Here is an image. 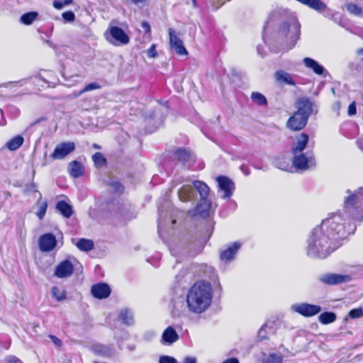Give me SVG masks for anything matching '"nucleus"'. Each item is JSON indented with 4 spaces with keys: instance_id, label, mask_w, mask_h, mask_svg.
Instances as JSON below:
<instances>
[{
    "instance_id": "6",
    "label": "nucleus",
    "mask_w": 363,
    "mask_h": 363,
    "mask_svg": "<svg viewBox=\"0 0 363 363\" xmlns=\"http://www.w3.org/2000/svg\"><path fill=\"white\" fill-rule=\"evenodd\" d=\"M104 35L106 40L115 46L127 45L130 42V37L125 32L116 26L109 27Z\"/></svg>"
},
{
    "instance_id": "8",
    "label": "nucleus",
    "mask_w": 363,
    "mask_h": 363,
    "mask_svg": "<svg viewBox=\"0 0 363 363\" xmlns=\"http://www.w3.org/2000/svg\"><path fill=\"white\" fill-rule=\"evenodd\" d=\"M291 309L292 311L304 317H312L321 311V307L320 306L308 303L293 304L291 306Z\"/></svg>"
},
{
    "instance_id": "38",
    "label": "nucleus",
    "mask_w": 363,
    "mask_h": 363,
    "mask_svg": "<svg viewBox=\"0 0 363 363\" xmlns=\"http://www.w3.org/2000/svg\"><path fill=\"white\" fill-rule=\"evenodd\" d=\"M92 160L97 167H101L106 164V160L101 152H96L92 155Z\"/></svg>"
},
{
    "instance_id": "23",
    "label": "nucleus",
    "mask_w": 363,
    "mask_h": 363,
    "mask_svg": "<svg viewBox=\"0 0 363 363\" xmlns=\"http://www.w3.org/2000/svg\"><path fill=\"white\" fill-rule=\"evenodd\" d=\"M55 208L62 217L65 218H69L74 214L73 206L65 201H58Z\"/></svg>"
},
{
    "instance_id": "57",
    "label": "nucleus",
    "mask_w": 363,
    "mask_h": 363,
    "mask_svg": "<svg viewBox=\"0 0 363 363\" xmlns=\"http://www.w3.org/2000/svg\"><path fill=\"white\" fill-rule=\"evenodd\" d=\"M357 143L358 147L363 151V135L357 140Z\"/></svg>"
},
{
    "instance_id": "7",
    "label": "nucleus",
    "mask_w": 363,
    "mask_h": 363,
    "mask_svg": "<svg viewBox=\"0 0 363 363\" xmlns=\"http://www.w3.org/2000/svg\"><path fill=\"white\" fill-rule=\"evenodd\" d=\"M242 247V243L235 241L228 245L225 249L220 250L219 252V259L222 263L230 264L233 262Z\"/></svg>"
},
{
    "instance_id": "32",
    "label": "nucleus",
    "mask_w": 363,
    "mask_h": 363,
    "mask_svg": "<svg viewBox=\"0 0 363 363\" xmlns=\"http://www.w3.org/2000/svg\"><path fill=\"white\" fill-rule=\"evenodd\" d=\"M110 191L115 194H122L124 191V186L117 180L110 178L106 182Z\"/></svg>"
},
{
    "instance_id": "28",
    "label": "nucleus",
    "mask_w": 363,
    "mask_h": 363,
    "mask_svg": "<svg viewBox=\"0 0 363 363\" xmlns=\"http://www.w3.org/2000/svg\"><path fill=\"white\" fill-rule=\"evenodd\" d=\"M119 318L122 323L126 325L134 324V315L133 311L129 308H123L119 313Z\"/></svg>"
},
{
    "instance_id": "15",
    "label": "nucleus",
    "mask_w": 363,
    "mask_h": 363,
    "mask_svg": "<svg viewBox=\"0 0 363 363\" xmlns=\"http://www.w3.org/2000/svg\"><path fill=\"white\" fill-rule=\"evenodd\" d=\"M56 245V238L50 233L43 234L39 238V248L42 252H51Z\"/></svg>"
},
{
    "instance_id": "53",
    "label": "nucleus",
    "mask_w": 363,
    "mask_h": 363,
    "mask_svg": "<svg viewBox=\"0 0 363 363\" xmlns=\"http://www.w3.org/2000/svg\"><path fill=\"white\" fill-rule=\"evenodd\" d=\"M49 337H50V338L52 340V341L53 342V343L56 346L60 347L62 345V341L58 337H57L56 336L52 335H50Z\"/></svg>"
},
{
    "instance_id": "17",
    "label": "nucleus",
    "mask_w": 363,
    "mask_h": 363,
    "mask_svg": "<svg viewBox=\"0 0 363 363\" xmlns=\"http://www.w3.org/2000/svg\"><path fill=\"white\" fill-rule=\"evenodd\" d=\"M308 121L305 117L301 116L296 112L291 116L287 121L286 128L293 131L302 130L307 124Z\"/></svg>"
},
{
    "instance_id": "11",
    "label": "nucleus",
    "mask_w": 363,
    "mask_h": 363,
    "mask_svg": "<svg viewBox=\"0 0 363 363\" xmlns=\"http://www.w3.org/2000/svg\"><path fill=\"white\" fill-rule=\"evenodd\" d=\"M352 279L349 275L328 273L320 277L319 280L327 285H337L342 283H347Z\"/></svg>"
},
{
    "instance_id": "14",
    "label": "nucleus",
    "mask_w": 363,
    "mask_h": 363,
    "mask_svg": "<svg viewBox=\"0 0 363 363\" xmlns=\"http://www.w3.org/2000/svg\"><path fill=\"white\" fill-rule=\"evenodd\" d=\"M74 272V266L72 263L65 259L60 262L55 269V276L57 278L63 279L69 277Z\"/></svg>"
},
{
    "instance_id": "64",
    "label": "nucleus",
    "mask_w": 363,
    "mask_h": 363,
    "mask_svg": "<svg viewBox=\"0 0 363 363\" xmlns=\"http://www.w3.org/2000/svg\"><path fill=\"white\" fill-rule=\"evenodd\" d=\"M171 252H172V255H174V256H175V257H177V252L175 251V250H174V249H171Z\"/></svg>"
},
{
    "instance_id": "12",
    "label": "nucleus",
    "mask_w": 363,
    "mask_h": 363,
    "mask_svg": "<svg viewBox=\"0 0 363 363\" xmlns=\"http://www.w3.org/2000/svg\"><path fill=\"white\" fill-rule=\"evenodd\" d=\"M313 104L310 99L302 97L298 99L296 101V107L297 111L296 112L301 116L305 117L306 119L308 121L309 116L313 113Z\"/></svg>"
},
{
    "instance_id": "24",
    "label": "nucleus",
    "mask_w": 363,
    "mask_h": 363,
    "mask_svg": "<svg viewBox=\"0 0 363 363\" xmlns=\"http://www.w3.org/2000/svg\"><path fill=\"white\" fill-rule=\"evenodd\" d=\"M95 354L103 356L104 357H110L115 353V349L113 346L105 345H96L93 347Z\"/></svg>"
},
{
    "instance_id": "52",
    "label": "nucleus",
    "mask_w": 363,
    "mask_h": 363,
    "mask_svg": "<svg viewBox=\"0 0 363 363\" xmlns=\"http://www.w3.org/2000/svg\"><path fill=\"white\" fill-rule=\"evenodd\" d=\"M182 363H197V360L194 357L187 356L184 358Z\"/></svg>"
},
{
    "instance_id": "49",
    "label": "nucleus",
    "mask_w": 363,
    "mask_h": 363,
    "mask_svg": "<svg viewBox=\"0 0 363 363\" xmlns=\"http://www.w3.org/2000/svg\"><path fill=\"white\" fill-rule=\"evenodd\" d=\"M347 113H348L349 116H353V115L356 114L357 108H356V102L355 101L352 102L349 105Z\"/></svg>"
},
{
    "instance_id": "60",
    "label": "nucleus",
    "mask_w": 363,
    "mask_h": 363,
    "mask_svg": "<svg viewBox=\"0 0 363 363\" xmlns=\"http://www.w3.org/2000/svg\"><path fill=\"white\" fill-rule=\"evenodd\" d=\"M72 1H73L72 0H63L62 1L65 6H67V5L71 4L72 3Z\"/></svg>"
},
{
    "instance_id": "16",
    "label": "nucleus",
    "mask_w": 363,
    "mask_h": 363,
    "mask_svg": "<svg viewBox=\"0 0 363 363\" xmlns=\"http://www.w3.org/2000/svg\"><path fill=\"white\" fill-rule=\"evenodd\" d=\"M111 293V289L108 284L100 282L93 284L91 287V294L97 299L108 298Z\"/></svg>"
},
{
    "instance_id": "34",
    "label": "nucleus",
    "mask_w": 363,
    "mask_h": 363,
    "mask_svg": "<svg viewBox=\"0 0 363 363\" xmlns=\"http://www.w3.org/2000/svg\"><path fill=\"white\" fill-rule=\"evenodd\" d=\"M46 77H48V78H50L51 79L49 80L48 79H46L44 76H43L42 74H40L39 76V79L43 81L44 82H45L46 84H48V86H55V85L58 83L59 80L57 78V77L55 76V73H53L52 72H47V75Z\"/></svg>"
},
{
    "instance_id": "45",
    "label": "nucleus",
    "mask_w": 363,
    "mask_h": 363,
    "mask_svg": "<svg viewBox=\"0 0 363 363\" xmlns=\"http://www.w3.org/2000/svg\"><path fill=\"white\" fill-rule=\"evenodd\" d=\"M268 328L267 324H264L258 331V337L260 340H264L267 337V328Z\"/></svg>"
},
{
    "instance_id": "5",
    "label": "nucleus",
    "mask_w": 363,
    "mask_h": 363,
    "mask_svg": "<svg viewBox=\"0 0 363 363\" xmlns=\"http://www.w3.org/2000/svg\"><path fill=\"white\" fill-rule=\"evenodd\" d=\"M292 155V164L298 170L305 171L316 166L315 158L312 150Z\"/></svg>"
},
{
    "instance_id": "18",
    "label": "nucleus",
    "mask_w": 363,
    "mask_h": 363,
    "mask_svg": "<svg viewBox=\"0 0 363 363\" xmlns=\"http://www.w3.org/2000/svg\"><path fill=\"white\" fill-rule=\"evenodd\" d=\"M303 63L306 67L313 70L317 75L322 76L324 78L329 75L328 70L313 58L305 57L303 60Z\"/></svg>"
},
{
    "instance_id": "9",
    "label": "nucleus",
    "mask_w": 363,
    "mask_h": 363,
    "mask_svg": "<svg viewBox=\"0 0 363 363\" xmlns=\"http://www.w3.org/2000/svg\"><path fill=\"white\" fill-rule=\"evenodd\" d=\"M74 142H63L56 145L50 157L53 160H62L75 150Z\"/></svg>"
},
{
    "instance_id": "36",
    "label": "nucleus",
    "mask_w": 363,
    "mask_h": 363,
    "mask_svg": "<svg viewBox=\"0 0 363 363\" xmlns=\"http://www.w3.org/2000/svg\"><path fill=\"white\" fill-rule=\"evenodd\" d=\"M251 99L254 103L259 106L267 105V100L266 97L259 92H252L251 94Z\"/></svg>"
},
{
    "instance_id": "63",
    "label": "nucleus",
    "mask_w": 363,
    "mask_h": 363,
    "mask_svg": "<svg viewBox=\"0 0 363 363\" xmlns=\"http://www.w3.org/2000/svg\"><path fill=\"white\" fill-rule=\"evenodd\" d=\"M92 146L94 149H100L101 148L100 145H99L96 143H94Z\"/></svg>"
},
{
    "instance_id": "29",
    "label": "nucleus",
    "mask_w": 363,
    "mask_h": 363,
    "mask_svg": "<svg viewBox=\"0 0 363 363\" xmlns=\"http://www.w3.org/2000/svg\"><path fill=\"white\" fill-rule=\"evenodd\" d=\"M272 164L283 171L288 172L291 168L286 157L284 155H279L274 157Z\"/></svg>"
},
{
    "instance_id": "41",
    "label": "nucleus",
    "mask_w": 363,
    "mask_h": 363,
    "mask_svg": "<svg viewBox=\"0 0 363 363\" xmlns=\"http://www.w3.org/2000/svg\"><path fill=\"white\" fill-rule=\"evenodd\" d=\"M349 317L351 318H358L363 315V311L361 308H354L349 312Z\"/></svg>"
},
{
    "instance_id": "44",
    "label": "nucleus",
    "mask_w": 363,
    "mask_h": 363,
    "mask_svg": "<svg viewBox=\"0 0 363 363\" xmlns=\"http://www.w3.org/2000/svg\"><path fill=\"white\" fill-rule=\"evenodd\" d=\"M100 85L98 83L93 82L87 84L81 91L80 94H82L86 91H89L94 89H100Z\"/></svg>"
},
{
    "instance_id": "13",
    "label": "nucleus",
    "mask_w": 363,
    "mask_h": 363,
    "mask_svg": "<svg viewBox=\"0 0 363 363\" xmlns=\"http://www.w3.org/2000/svg\"><path fill=\"white\" fill-rule=\"evenodd\" d=\"M213 208V203L209 199L201 200L196 205L194 211H189L190 216H199L203 218H207L210 216V211Z\"/></svg>"
},
{
    "instance_id": "46",
    "label": "nucleus",
    "mask_w": 363,
    "mask_h": 363,
    "mask_svg": "<svg viewBox=\"0 0 363 363\" xmlns=\"http://www.w3.org/2000/svg\"><path fill=\"white\" fill-rule=\"evenodd\" d=\"M203 248H204V244L200 243L199 246L196 250H193L191 249V250H189L188 253L189 254L190 257H194L196 255L199 254L203 250Z\"/></svg>"
},
{
    "instance_id": "51",
    "label": "nucleus",
    "mask_w": 363,
    "mask_h": 363,
    "mask_svg": "<svg viewBox=\"0 0 363 363\" xmlns=\"http://www.w3.org/2000/svg\"><path fill=\"white\" fill-rule=\"evenodd\" d=\"M141 27L144 30V32L145 34H148L150 33L151 28H150V25L149 24L148 22L143 21L141 23Z\"/></svg>"
},
{
    "instance_id": "40",
    "label": "nucleus",
    "mask_w": 363,
    "mask_h": 363,
    "mask_svg": "<svg viewBox=\"0 0 363 363\" xmlns=\"http://www.w3.org/2000/svg\"><path fill=\"white\" fill-rule=\"evenodd\" d=\"M47 208H48L47 201H43L40 203L38 211L36 213V215L39 219L41 220L44 218V216L46 213Z\"/></svg>"
},
{
    "instance_id": "37",
    "label": "nucleus",
    "mask_w": 363,
    "mask_h": 363,
    "mask_svg": "<svg viewBox=\"0 0 363 363\" xmlns=\"http://www.w3.org/2000/svg\"><path fill=\"white\" fill-rule=\"evenodd\" d=\"M51 293L53 298H55L57 301H62L67 298L66 291L60 289L57 286H53L52 288Z\"/></svg>"
},
{
    "instance_id": "10",
    "label": "nucleus",
    "mask_w": 363,
    "mask_h": 363,
    "mask_svg": "<svg viewBox=\"0 0 363 363\" xmlns=\"http://www.w3.org/2000/svg\"><path fill=\"white\" fill-rule=\"evenodd\" d=\"M219 189L223 191V199H229L235 189L234 182L226 176H218L216 178Z\"/></svg>"
},
{
    "instance_id": "31",
    "label": "nucleus",
    "mask_w": 363,
    "mask_h": 363,
    "mask_svg": "<svg viewBox=\"0 0 363 363\" xmlns=\"http://www.w3.org/2000/svg\"><path fill=\"white\" fill-rule=\"evenodd\" d=\"M337 315L334 312H323L318 316V320L323 325H328L335 321Z\"/></svg>"
},
{
    "instance_id": "25",
    "label": "nucleus",
    "mask_w": 363,
    "mask_h": 363,
    "mask_svg": "<svg viewBox=\"0 0 363 363\" xmlns=\"http://www.w3.org/2000/svg\"><path fill=\"white\" fill-rule=\"evenodd\" d=\"M275 79L277 82L280 83H283L288 85L295 86L296 82L293 79L291 75L284 71V70H278L275 72Z\"/></svg>"
},
{
    "instance_id": "27",
    "label": "nucleus",
    "mask_w": 363,
    "mask_h": 363,
    "mask_svg": "<svg viewBox=\"0 0 363 363\" xmlns=\"http://www.w3.org/2000/svg\"><path fill=\"white\" fill-rule=\"evenodd\" d=\"M24 138L21 135H17L9 140L5 144V147L11 151H15L22 146Z\"/></svg>"
},
{
    "instance_id": "26",
    "label": "nucleus",
    "mask_w": 363,
    "mask_h": 363,
    "mask_svg": "<svg viewBox=\"0 0 363 363\" xmlns=\"http://www.w3.org/2000/svg\"><path fill=\"white\" fill-rule=\"evenodd\" d=\"M68 170H69V174L73 178L80 177L83 174V172H84L82 164H81V162H79L77 160L72 161L69 164Z\"/></svg>"
},
{
    "instance_id": "61",
    "label": "nucleus",
    "mask_w": 363,
    "mask_h": 363,
    "mask_svg": "<svg viewBox=\"0 0 363 363\" xmlns=\"http://www.w3.org/2000/svg\"><path fill=\"white\" fill-rule=\"evenodd\" d=\"M160 208H158V213H159V218H158V228L160 229V218H161V214H160Z\"/></svg>"
},
{
    "instance_id": "58",
    "label": "nucleus",
    "mask_w": 363,
    "mask_h": 363,
    "mask_svg": "<svg viewBox=\"0 0 363 363\" xmlns=\"http://www.w3.org/2000/svg\"><path fill=\"white\" fill-rule=\"evenodd\" d=\"M257 52L258 54L262 57H264L265 56V53L264 52V50H263V48H262V46L260 45H258L257 47Z\"/></svg>"
},
{
    "instance_id": "3",
    "label": "nucleus",
    "mask_w": 363,
    "mask_h": 363,
    "mask_svg": "<svg viewBox=\"0 0 363 363\" xmlns=\"http://www.w3.org/2000/svg\"><path fill=\"white\" fill-rule=\"evenodd\" d=\"M213 298L212 288L210 284L204 281L195 283L186 295V304L190 312L201 314L211 305Z\"/></svg>"
},
{
    "instance_id": "56",
    "label": "nucleus",
    "mask_w": 363,
    "mask_h": 363,
    "mask_svg": "<svg viewBox=\"0 0 363 363\" xmlns=\"http://www.w3.org/2000/svg\"><path fill=\"white\" fill-rule=\"evenodd\" d=\"M222 363H239V361L237 358L232 357V358L225 359Z\"/></svg>"
},
{
    "instance_id": "50",
    "label": "nucleus",
    "mask_w": 363,
    "mask_h": 363,
    "mask_svg": "<svg viewBox=\"0 0 363 363\" xmlns=\"http://www.w3.org/2000/svg\"><path fill=\"white\" fill-rule=\"evenodd\" d=\"M7 363H23L19 358L16 356H8Z\"/></svg>"
},
{
    "instance_id": "35",
    "label": "nucleus",
    "mask_w": 363,
    "mask_h": 363,
    "mask_svg": "<svg viewBox=\"0 0 363 363\" xmlns=\"http://www.w3.org/2000/svg\"><path fill=\"white\" fill-rule=\"evenodd\" d=\"M283 356L280 354L270 353L268 356L262 358V363H282Z\"/></svg>"
},
{
    "instance_id": "59",
    "label": "nucleus",
    "mask_w": 363,
    "mask_h": 363,
    "mask_svg": "<svg viewBox=\"0 0 363 363\" xmlns=\"http://www.w3.org/2000/svg\"><path fill=\"white\" fill-rule=\"evenodd\" d=\"M133 4H138L145 2L146 0H130Z\"/></svg>"
},
{
    "instance_id": "22",
    "label": "nucleus",
    "mask_w": 363,
    "mask_h": 363,
    "mask_svg": "<svg viewBox=\"0 0 363 363\" xmlns=\"http://www.w3.org/2000/svg\"><path fill=\"white\" fill-rule=\"evenodd\" d=\"M174 155L178 161L183 164L195 160L194 154L189 150L184 147L177 149L174 152Z\"/></svg>"
},
{
    "instance_id": "33",
    "label": "nucleus",
    "mask_w": 363,
    "mask_h": 363,
    "mask_svg": "<svg viewBox=\"0 0 363 363\" xmlns=\"http://www.w3.org/2000/svg\"><path fill=\"white\" fill-rule=\"evenodd\" d=\"M38 13L37 11H30L23 13L21 18L20 21L21 23L24 25H30L35 21L38 16Z\"/></svg>"
},
{
    "instance_id": "48",
    "label": "nucleus",
    "mask_w": 363,
    "mask_h": 363,
    "mask_svg": "<svg viewBox=\"0 0 363 363\" xmlns=\"http://www.w3.org/2000/svg\"><path fill=\"white\" fill-rule=\"evenodd\" d=\"M147 55L149 57H156L157 56V52L156 50V45L152 44L150 48L147 51Z\"/></svg>"
},
{
    "instance_id": "43",
    "label": "nucleus",
    "mask_w": 363,
    "mask_h": 363,
    "mask_svg": "<svg viewBox=\"0 0 363 363\" xmlns=\"http://www.w3.org/2000/svg\"><path fill=\"white\" fill-rule=\"evenodd\" d=\"M159 363H178V362L173 357L163 355L160 357Z\"/></svg>"
},
{
    "instance_id": "20",
    "label": "nucleus",
    "mask_w": 363,
    "mask_h": 363,
    "mask_svg": "<svg viewBox=\"0 0 363 363\" xmlns=\"http://www.w3.org/2000/svg\"><path fill=\"white\" fill-rule=\"evenodd\" d=\"M169 35L171 48L175 50L177 54L179 55H187V50L184 48L182 40L175 35L172 28L169 29Z\"/></svg>"
},
{
    "instance_id": "62",
    "label": "nucleus",
    "mask_w": 363,
    "mask_h": 363,
    "mask_svg": "<svg viewBox=\"0 0 363 363\" xmlns=\"http://www.w3.org/2000/svg\"><path fill=\"white\" fill-rule=\"evenodd\" d=\"M357 55H359L363 56V48H362L359 49V50L357 51Z\"/></svg>"
},
{
    "instance_id": "47",
    "label": "nucleus",
    "mask_w": 363,
    "mask_h": 363,
    "mask_svg": "<svg viewBox=\"0 0 363 363\" xmlns=\"http://www.w3.org/2000/svg\"><path fill=\"white\" fill-rule=\"evenodd\" d=\"M32 191H37L36 184L34 182H30L29 184H26L24 189L25 193H30Z\"/></svg>"
},
{
    "instance_id": "39",
    "label": "nucleus",
    "mask_w": 363,
    "mask_h": 363,
    "mask_svg": "<svg viewBox=\"0 0 363 363\" xmlns=\"http://www.w3.org/2000/svg\"><path fill=\"white\" fill-rule=\"evenodd\" d=\"M346 8L347 11H349L350 13L357 16L363 17V11L361 7L357 4L350 3L346 5Z\"/></svg>"
},
{
    "instance_id": "1",
    "label": "nucleus",
    "mask_w": 363,
    "mask_h": 363,
    "mask_svg": "<svg viewBox=\"0 0 363 363\" xmlns=\"http://www.w3.org/2000/svg\"><path fill=\"white\" fill-rule=\"evenodd\" d=\"M342 211L330 214L312 229L306 240V255L325 259L338 249L348 235L354 233L357 222L363 221V187L347 189Z\"/></svg>"
},
{
    "instance_id": "19",
    "label": "nucleus",
    "mask_w": 363,
    "mask_h": 363,
    "mask_svg": "<svg viewBox=\"0 0 363 363\" xmlns=\"http://www.w3.org/2000/svg\"><path fill=\"white\" fill-rule=\"evenodd\" d=\"M309 141V136L305 133H301L296 138L295 141L292 143L291 147V154H297L303 152Z\"/></svg>"
},
{
    "instance_id": "54",
    "label": "nucleus",
    "mask_w": 363,
    "mask_h": 363,
    "mask_svg": "<svg viewBox=\"0 0 363 363\" xmlns=\"http://www.w3.org/2000/svg\"><path fill=\"white\" fill-rule=\"evenodd\" d=\"M53 6H54L55 9H57L60 10V9H62L65 6V5H64V4H63L62 1H60V0H55V1H53Z\"/></svg>"
},
{
    "instance_id": "21",
    "label": "nucleus",
    "mask_w": 363,
    "mask_h": 363,
    "mask_svg": "<svg viewBox=\"0 0 363 363\" xmlns=\"http://www.w3.org/2000/svg\"><path fill=\"white\" fill-rule=\"evenodd\" d=\"M179 340V335L175 329L172 327H167L163 332L161 342L163 345H170Z\"/></svg>"
},
{
    "instance_id": "2",
    "label": "nucleus",
    "mask_w": 363,
    "mask_h": 363,
    "mask_svg": "<svg viewBox=\"0 0 363 363\" xmlns=\"http://www.w3.org/2000/svg\"><path fill=\"white\" fill-rule=\"evenodd\" d=\"M274 24H277V39L286 50L292 49L301 35V24L295 13L287 10L273 11L264 27V33Z\"/></svg>"
},
{
    "instance_id": "55",
    "label": "nucleus",
    "mask_w": 363,
    "mask_h": 363,
    "mask_svg": "<svg viewBox=\"0 0 363 363\" xmlns=\"http://www.w3.org/2000/svg\"><path fill=\"white\" fill-rule=\"evenodd\" d=\"M240 169L246 176H248L250 174V169L245 164L241 165Z\"/></svg>"
},
{
    "instance_id": "30",
    "label": "nucleus",
    "mask_w": 363,
    "mask_h": 363,
    "mask_svg": "<svg viewBox=\"0 0 363 363\" xmlns=\"http://www.w3.org/2000/svg\"><path fill=\"white\" fill-rule=\"evenodd\" d=\"M77 248L83 252H89L94 249V244L92 240L80 238L76 243Z\"/></svg>"
},
{
    "instance_id": "4",
    "label": "nucleus",
    "mask_w": 363,
    "mask_h": 363,
    "mask_svg": "<svg viewBox=\"0 0 363 363\" xmlns=\"http://www.w3.org/2000/svg\"><path fill=\"white\" fill-rule=\"evenodd\" d=\"M196 191L200 195L201 200L208 199L210 189L203 182L196 180L193 182V186L184 185L178 191V197L182 202H189L196 198Z\"/></svg>"
},
{
    "instance_id": "42",
    "label": "nucleus",
    "mask_w": 363,
    "mask_h": 363,
    "mask_svg": "<svg viewBox=\"0 0 363 363\" xmlns=\"http://www.w3.org/2000/svg\"><path fill=\"white\" fill-rule=\"evenodd\" d=\"M65 21L72 22L75 19V14L72 11H65L62 15Z\"/></svg>"
}]
</instances>
